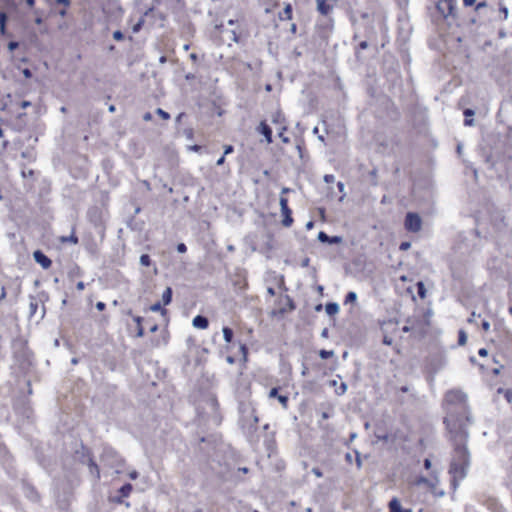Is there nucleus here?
<instances>
[{
	"label": "nucleus",
	"mask_w": 512,
	"mask_h": 512,
	"mask_svg": "<svg viewBox=\"0 0 512 512\" xmlns=\"http://www.w3.org/2000/svg\"><path fill=\"white\" fill-rule=\"evenodd\" d=\"M444 424L450 433L454 445V454L451 462H458L469 466L470 454L466 445L469 437L467 427H462L453 416L445 417Z\"/></svg>",
	"instance_id": "nucleus-1"
},
{
	"label": "nucleus",
	"mask_w": 512,
	"mask_h": 512,
	"mask_svg": "<svg viewBox=\"0 0 512 512\" xmlns=\"http://www.w3.org/2000/svg\"><path fill=\"white\" fill-rule=\"evenodd\" d=\"M446 417H454L462 427L471 424V416L467 404V395L460 390H450L445 394Z\"/></svg>",
	"instance_id": "nucleus-2"
},
{
	"label": "nucleus",
	"mask_w": 512,
	"mask_h": 512,
	"mask_svg": "<svg viewBox=\"0 0 512 512\" xmlns=\"http://www.w3.org/2000/svg\"><path fill=\"white\" fill-rule=\"evenodd\" d=\"M100 458L101 461L110 468L118 469L124 465V459L110 446L103 447Z\"/></svg>",
	"instance_id": "nucleus-3"
},
{
	"label": "nucleus",
	"mask_w": 512,
	"mask_h": 512,
	"mask_svg": "<svg viewBox=\"0 0 512 512\" xmlns=\"http://www.w3.org/2000/svg\"><path fill=\"white\" fill-rule=\"evenodd\" d=\"M405 229L409 232L416 233L421 230L422 219L416 212H408L404 221Z\"/></svg>",
	"instance_id": "nucleus-4"
},
{
	"label": "nucleus",
	"mask_w": 512,
	"mask_h": 512,
	"mask_svg": "<svg viewBox=\"0 0 512 512\" xmlns=\"http://www.w3.org/2000/svg\"><path fill=\"white\" fill-rule=\"evenodd\" d=\"M467 465L460 464L458 462H451L449 467V473L452 475V484L456 487V481L465 478Z\"/></svg>",
	"instance_id": "nucleus-5"
},
{
	"label": "nucleus",
	"mask_w": 512,
	"mask_h": 512,
	"mask_svg": "<svg viewBox=\"0 0 512 512\" xmlns=\"http://www.w3.org/2000/svg\"><path fill=\"white\" fill-rule=\"evenodd\" d=\"M436 8L444 18L453 16L455 10V0H440L437 3Z\"/></svg>",
	"instance_id": "nucleus-6"
},
{
	"label": "nucleus",
	"mask_w": 512,
	"mask_h": 512,
	"mask_svg": "<svg viewBox=\"0 0 512 512\" xmlns=\"http://www.w3.org/2000/svg\"><path fill=\"white\" fill-rule=\"evenodd\" d=\"M33 259L45 270L49 269L52 265L51 259L40 249L33 252Z\"/></svg>",
	"instance_id": "nucleus-7"
},
{
	"label": "nucleus",
	"mask_w": 512,
	"mask_h": 512,
	"mask_svg": "<svg viewBox=\"0 0 512 512\" xmlns=\"http://www.w3.org/2000/svg\"><path fill=\"white\" fill-rule=\"evenodd\" d=\"M437 482H438L437 479L435 481H433V480H430V479H428V478H426L424 476H420L417 479V481H416V483L418 485L423 484V485L428 486L430 488V490H431V493L434 494L435 496L442 497V496H444L445 493H444L443 490H437V488H436Z\"/></svg>",
	"instance_id": "nucleus-8"
},
{
	"label": "nucleus",
	"mask_w": 512,
	"mask_h": 512,
	"mask_svg": "<svg viewBox=\"0 0 512 512\" xmlns=\"http://www.w3.org/2000/svg\"><path fill=\"white\" fill-rule=\"evenodd\" d=\"M317 239L321 243H326V244H329V245L340 244L343 241V238L341 236H337V235L329 236L324 231H320L318 233Z\"/></svg>",
	"instance_id": "nucleus-9"
},
{
	"label": "nucleus",
	"mask_w": 512,
	"mask_h": 512,
	"mask_svg": "<svg viewBox=\"0 0 512 512\" xmlns=\"http://www.w3.org/2000/svg\"><path fill=\"white\" fill-rule=\"evenodd\" d=\"M257 131L265 137L268 144L273 142L272 129L266 121H261L257 127Z\"/></svg>",
	"instance_id": "nucleus-10"
},
{
	"label": "nucleus",
	"mask_w": 512,
	"mask_h": 512,
	"mask_svg": "<svg viewBox=\"0 0 512 512\" xmlns=\"http://www.w3.org/2000/svg\"><path fill=\"white\" fill-rule=\"evenodd\" d=\"M279 390L280 388L279 387H273L271 388V390L269 391V397L270 398H277L278 401L281 403V405L286 408L287 407V404H288V401H289V398L287 395H282V394H279Z\"/></svg>",
	"instance_id": "nucleus-11"
},
{
	"label": "nucleus",
	"mask_w": 512,
	"mask_h": 512,
	"mask_svg": "<svg viewBox=\"0 0 512 512\" xmlns=\"http://www.w3.org/2000/svg\"><path fill=\"white\" fill-rule=\"evenodd\" d=\"M88 466L90 474L95 478V480L100 479V469L98 464L94 461L93 456L88 457V462L86 464Z\"/></svg>",
	"instance_id": "nucleus-12"
},
{
	"label": "nucleus",
	"mask_w": 512,
	"mask_h": 512,
	"mask_svg": "<svg viewBox=\"0 0 512 512\" xmlns=\"http://www.w3.org/2000/svg\"><path fill=\"white\" fill-rule=\"evenodd\" d=\"M192 325L197 329H206L209 326V320L204 315H197L193 318Z\"/></svg>",
	"instance_id": "nucleus-13"
},
{
	"label": "nucleus",
	"mask_w": 512,
	"mask_h": 512,
	"mask_svg": "<svg viewBox=\"0 0 512 512\" xmlns=\"http://www.w3.org/2000/svg\"><path fill=\"white\" fill-rule=\"evenodd\" d=\"M388 506L390 512H412L411 509L402 508L400 501L396 497L390 500Z\"/></svg>",
	"instance_id": "nucleus-14"
},
{
	"label": "nucleus",
	"mask_w": 512,
	"mask_h": 512,
	"mask_svg": "<svg viewBox=\"0 0 512 512\" xmlns=\"http://www.w3.org/2000/svg\"><path fill=\"white\" fill-rule=\"evenodd\" d=\"M76 454L78 456V459L79 461L82 463V464H87L88 462V457L89 456H92V453L90 451L89 448H87L86 446L84 445H81V449L76 451Z\"/></svg>",
	"instance_id": "nucleus-15"
},
{
	"label": "nucleus",
	"mask_w": 512,
	"mask_h": 512,
	"mask_svg": "<svg viewBox=\"0 0 512 512\" xmlns=\"http://www.w3.org/2000/svg\"><path fill=\"white\" fill-rule=\"evenodd\" d=\"M317 2V10L322 15H328L332 10L333 6L328 4L326 0H316Z\"/></svg>",
	"instance_id": "nucleus-16"
},
{
	"label": "nucleus",
	"mask_w": 512,
	"mask_h": 512,
	"mask_svg": "<svg viewBox=\"0 0 512 512\" xmlns=\"http://www.w3.org/2000/svg\"><path fill=\"white\" fill-rule=\"evenodd\" d=\"M281 214L283 216L282 225L290 227L293 224L292 210L290 208L282 209Z\"/></svg>",
	"instance_id": "nucleus-17"
},
{
	"label": "nucleus",
	"mask_w": 512,
	"mask_h": 512,
	"mask_svg": "<svg viewBox=\"0 0 512 512\" xmlns=\"http://www.w3.org/2000/svg\"><path fill=\"white\" fill-rule=\"evenodd\" d=\"M463 115L465 117L464 119V125L465 126H473L474 125V119L473 116L475 115V111L471 108H466L463 111Z\"/></svg>",
	"instance_id": "nucleus-18"
},
{
	"label": "nucleus",
	"mask_w": 512,
	"mask_h": 512,
	"mask_svg": "<svg viewBox=\"0 0 512 512\" xmlns=\"http://www.w3.org/2000/svg\"><path fill=\"white\" fill-rule=\"evenodd\" d=\"M24 489L29 499H31L34 502L39 501L40 496L33 486L26 484L24 486Z\"/></svg>",
	"instance_id": "nucleus-19"
},
{
	"label": "nucleus",
	"mask_w": 512,
	"mask_h": 512,
	"mask_svg": "<svg viewBox=\"0 0 512 512\" xmlns=\"http://www.w3.org/2000/svg\"><path fill=\"white\" fill-rule=\"evenodd\" d=\"M271 121L273 124H279V125H285V122H286V119H285V116L284 114L282 113L281 110H277L276 112H274L271 116Z\"/></svg>",
	"instance_id": "nucleus-20"
},
{
	"label": "nucleus",
	"mask_w": 512,
	"mask_h": 512,
	"mask_svg": "<svg viewBox=\"0 0 512 512\" xmlns=\"http://www.w3.org/2000/svg\"><path fill=\"white\" fill-rule=\"evenodd\" d=\"M339 304L336 302H328L325 305V311L329 316H334L339 312Z\"/></svg>",
	"instance_id": "nucleus-21"
},
{
	"label": "nucleus",
	"mask_w": 512,
	"mask_h": 512,
	"mask_svg": "<svg viewBox=\"0 0 512 512\" xmlns=\"http://www.w3.org/2000/svg\"><path fill=\"white\" fill-rule=\"evenodd\" d=\"M173 291L171 287H167L162 294L163 305H169L172 301Z\"/></svg>",
	"instance_id": "nucleus-22"
},
{
	"label": "nucleus",
	"mask_w": 512,
	"mask_h": 512,
	"mask_svg": "<svg viewBox=\"0 0 512 512\" xmlns=\"http://www.w3.org/2000/svg\"><path fill=\"white\" fill-rule=\"evenodd\" d=\"M222 333H223V338L226 343H231L233 341L234 332L230 327L224 326L222 329Z\"/></svg>",
	"instance_id": "nucleus-23"
},
{
	"label": "nucleus",
	"mask_w": 512,
	"mask_h": 512,
	"mask_svg": "<svg viewBox=\"0 0 512 512\" xmlns=\"http://www.w3.org/2000/svg\"><path fill=\"white\" fill-rule=\"evenodd\" d=\"M133 489V486L131 483H125L118 489V494L121 495V497H128Z\"/></svg>",
	"instance_id": "nucleus-24"
},
{
	"label": "nucleus",
	"mask_w": 512,
	"mask_h": 512,
	"mask_svg": "<svg viewBox=\"0 0 512 512\" xmlns=\"http://www.w3.org/2000/svg\"><path fill=\"white\" fill-rule=\"evenodd\" d=\"M416 287H417L418 296L421 299H424L426 297V292H427L424 283L422 281H418L416 283Z\"/></svg>",
	"instance_id": "nucleus-25"
},
{
	"label": "nucleus",
	"mask_w": 512,
	"mask_h": 512,
	"mask_svg": "<svg viewBox=\"0 0 512 512\" xmlns=\"http://www.w3.org/2000/svg\"><path fill=\"white\" fill-rule=\"evenodd\" d=\"M357 301V294L354 291H349L344 300V304L355 303Z\"/></svg>",
	"instance_id": "nucleus-26"
},
{
	"label": "nucleus",
	"mask_w": 512,
	"mask_h": 512,
	"mask_svg": "<svg viewBox=\"0 0 512 512\" xmlns=\"http://www.w3.org/2000/svg\"><path fill=\"white\" fill-rule=\"evenodd\" d=\"M287 126L286 125H282L279 129V133H278V136L281 138L282 142L283 143H289L290 142V139L289 137L285 136V131H287Z\"/></svg>",
	"instance_id": "nucleus-27"
},
{
	"label": "nucleus",
	"mask_w": 512,
	"mask_h": 512,
	"mask_svg": "<svg viewBox=\"0 0 512 512\" xmlns=\"http://www.w3.org/2000/svg\"><path fill=\"white\" fill-rule=\"evenodd\" d=\"M61 242H70L72 244H78L79 242V239L78 237L75 235L74 232H72V234L68 237H61Z\"/></svg>",
	"instance_id": "nucleus-28"
},
{
	"label": "nucleus",
	"mask_w": 512,
	"mask_h": 512,
	"mask_svg": "<svg viewBox=\"0 0 512 512\" xmlns=\"http://www.w3.org/2000/svg\"><path fill=\"white\" fill-rule=\"evenodd\" d=\"M334 356V351L333 350H325V349H321L319 351V357L323 360L325 359H328V358H331Z\"/></svg>",
	"instance_id": "nucleus-29"
},
{
	"label": "nucleus",
	"mask_w": 512,
	"mask_h": 512,
	"mask_svg": "<svg viewBox=\"0 0 512 512\" xmlns=\"http://www.w3.org/2000/svg\"><path fill=\"white\" fill-rule=\"evenodd\" d=\"M37 309H38V303L34 297H31V302L29 304L30 316L35 315V313L37 312Z\"/></svg>",
	"instance_id": "nucleus-30"
},
{
	"label": "nucleus",
	"mask_w": 512,
	"mask_h": 512,
	"mask_svg": "<svg viewBox=\"0 0 512 512\" xmlns=\"http://www.w3.org/2000/svg\"><path fill=\"white\" fill-rule=\"evenodd\" d=\"M467 342V334L464 330H459L458 332V344L459 345H465Z\"/></svg>",
	"instance_id": "nucleus-31"
},
{
	"label": "nucleus",
	"mask_w": 512,
	"mask_h": 512,
	"mask_svg": "<svg viewBox=\"0 0 512 512\" xmlns=\"http://www.w3.org/2000/svg\"><path fill=\"white\" fill-rule=\"evenodd\" d=\"M140 264L142 266L149 267L151 265V258L148 254H142L140 256Z\"/></svg>",
	"instance_id": "nucleus-32"
},
{
	"label": "nucleus",
	"mask_w": 512,
	"mask_h": 512,
	"mask_svg": "<svg viewBox=\"0 0 512 512\" xmlns=\"http://www.w3.org/2000/svg\"><path fill=\"white\" fill-rule=\"evenodd\" d=\"M143 24H144V18H143V17H141V18L137 21V23H135V24L133 25V27H132V31H133V33H138V32L142 29Z\"/></svg>",
	"instance_id": "nucleus-33"
},
{
	"label": "nucleus",
	"mask_w": 512,
	"mask_h": 512,
	"mask_svg": "<svg viewBox=\"0 0 512 512\" xmlns=\"http://www.w3.org/2000/svg\"><path fill=\"white\" fill-rule=\"evenodd\" d=\"M347 384L345 382H342L338 388H336L335 393L339 396L343 395L347 391Z\"/></svg>",
	"instance_id": "nucleus-34"
},
{
	"label": "nucleus",
	"mask_w": 512,
	"mask_h": 512,
	"mask_svg": "<svg viewBox=\"0 0 512 512\" xmlns=\"http://www.w3.org/2000/svg\"><path fill=\"white\" fill-rule=\"evenodd\" d=\"M162 304L163 303H161V302H156L153 305H151L150 310L153 312L161 311L162 313H165L166 310L162 308Z\"/></svg>",
	"instance_id": "nucleus-35"
},
{
	"label": "nucleus",
	"mask_w": 512,
	"mask_h": 512,
	"mask_svg": "<svg viewBox=\"0 0 512 512\" xmlns=\"http://www.w3.org/2000/svg\"><path fill=\"white\" fill-rule=\"evenodd\" d=\"M156 114L159 115L164 120L170 119V114L168 112H166L165 110H163L162 108H157Z\"/></svg>",
	"instance_id": "nucleus-36"
},
{
	"label": "nucleus",
	"mask_w": 512,
	"mask_h": 512,
	"mask_svg": "<svg viewBox=\"0 0 512 512\" xmlns=\"http://www.w3.org/2000/svg\"><path fill=\"white\" fill-rule=\"evenodd\" d=\"M354 453H355V463H356V466L358 469H361L362 468V458H361V454L358 450H354Z\"/></svg>",
	"instance_id": "nucleus-37"
},
{
	"label": "nucleus",
	"mask_w": 512,
	"mask_h": 512,
	"mask_svg": "<svg viewBox=\"0 0 512 512\" xmlns=\"http://www.w3.org/2000/svg\"><path fill=\"white\" fill-rule=\"evenodd\" d=\"M375 437L377 438L378 441H384V442H388L389 438H390L387 433H378V432H375Z\"/></svg>",
	"instance_id": "nucleus-38"
},
{
	"label": "nucleus",
	"mask_w": 512,
	"mask_h": 512,
	"mask_svg": "<svg viewBox=\"0 0 512 512\" xmlns=\"http://www.w3.org/2000/svg\"><path fill=\"white\" fill-rule=\"evenodd\" d=\"M368 48V42L367 41H361L359 44H358V47L356 49V57H358V54H359V50H365Z\"/></svg>",
	"instance_id": "nucleus-39"
},
{
	"label": "nucleus",
	"mask_w": 512,
	"mask_h": 512,
	"mask_svg": "<svg viewBox=\"0 0 512 512\" xmlns=\"http://www.w3.org/2000/svg\"><path fill=\"white\" fill-rule=\"evenodd\" d=\"M124 33L120 30H116L113 32V38L116 40V41H122L124 39Z\"/></svg>",
	"instance_id": "nucleus-40"
},
{
	"label": "nucleus",
	"mask_w": 512,
	"mask_h": 512,
	"mask_svg": "<svg viewBox=\"0 0 512 512\" xmlns=\"http://www.w3.org/2000/svg\"><path fill=\"white\" fill-rule=\"evenodd\" d=\"M279 204H280V210L289 208L288 199L283 196L280 197Z\"/></svg>",
	"instance_id": "nucleus-41"
},
{
	"label": "nucleus",
	"mask_w": 512,
	"mask_h": 512,
	"mask_svg": "<svg viewBox=\"0 0 512 512\" xmlns=\"http://www.w3.org/2000/svg\"><path fill=\"white\" fill-rule=\"evenodd\" d=\"M499 11H500V13H502V14H503L504 19H507L508 14H509V10H508V8H507L505 5L500 4V5H499Z\"/></svg>",
	"instance_id": "nucleus-42"
},
{
	"label": "nucleus",
	"mask_w": 512,
	"mask_h": 512,
	"mask_svg": "<svg viewBox=\"0 0 512 512\" xmlns=\"http://www.w3.org/2000/svg\"><path fill=\"white\" fill-rule=\"evenodd\" d=\"M9 51H14L19 47V42L17 41H10L7 45Z\"/></svg>",
	"instance_id": "nucleus-43"
},
{
	"label": "nucleus",
	"mask_w": 512,
	"mask_h": 512,
	"mask_svg": "<svg viewBox=\"0 0 512 512\" xmlns=\"http://www.w3.org/2000/svg\"><path fill=\"white\" fill-rule=\"evenodd\" d=\"M176 250L178 253H185L187 251V246L185 243H178L176 246Z\"/></svg>",
	"instance_id": "nucleus-44"
},
{
	"label": "nucleus",
	"mask_w": 512,
	"mask_h": 512,
	"mask_svg": "<svg viewBox=\"0 0 512 512\" xmlns=\"http://www.w3.org/2000/svg\"><path fill=\"white\" fill-rule=\"evenodd\" d=\"M7 20H8L7 14L5 12L1 11L0 12V26L6 25Z\"/></svg>",
	"instance_id": "nucleus-45"
},
{
	"label": "nucleus",
	"mask_w": 512,
	"mask_h": 512,
	"mask_svg": "<svg viewBox=\"0 0 512 512\" xmlns=\"http://www.w3.org/2000/svg\"><path fill=\"white\" fill-rule=\"evenodd\" d=\"M240 351H241V353L243 355L244 361H246L247 360V356H248V348H247V346L245 344H241L240 345Z\"/></svg>",
	"instance_id": "nucleus-46"
},
{
	"label": "nucleus",
	"mask_w": 512,
	"mask_h": 512,
	"mask_svg": "<svg viewBox=\"0 0 512 512\" xmlns=\"http://www.w3.org/2000/svg\"><path fill=\"white\" fill-rule=\"evenodd\" d=\"M22 74L26 79H30L33 76L32 71L29 68H24L22 70Z\"/></svg>",
	"instance_id": "nucleus-47"
},
{
	"label": "nucleus",
	"mask_w": 512,
	"mask_h": 512,
	"mask_svg": "<svg viewBox=\"0 0 512 512\" xmlns=\"http://www.w3.org/2000/svg\"><path fill=\"white\" fill-rule=\"evenodd\" d=\"M311 472L318 478H321L323 476L321 469L318 467H313Z\"/></svg>",
	"instance_id": "nucleus-48"
},
{
	"label": "nucleus",
	"mask_w": 512,
	"mask_h": 512,
	"mask_svg": "<svg viewBox=\"0 0 512 512\" xmlns=\"http://www.w3.org/2000/svg\"><path fill=\"white\" fill-rule=\"evenodd\" d=\"M234 151V147L232 145H225L224 146V153L223 155L226 156Z\"/></svg>",
	"instance_id": "nucleus-49"
},
{
	"label": "nucleus",
	"mask_w": 512,
	"mask_h": 512,
	"mask_svg": "<svg viewBox=\"0 0 512 512\" xmlns=\"http://www.w3.org/2000/svg\"><path fill=\"white\" fill-rule=\"evenodd\" d=\"M382 342H383V344H384V345L390 346V345H392V343H393V339H392L391 337H389V336L385 335V336L383 337Z\"/></svg>",
	"instance_id": "nucleus-50"
},
{
	"label": "nucleus",
	"mask_w": 512,
	"mask_h": 512,
	"mask_svg": "<svg viewBox=\"0 0 512 512\" xmlns=\"http://www.w3.org/2000/svg\"><path fill=\"white\" fill-rule=\"evenodd\" d=\"M410 246H411V243L405 241L400 244L399 249L402 251H406L410 248Z\"/></svg>",
	"instance_id": "nucleus-51"
},
{
	"label": "nucleus",
	"mask_w": 512,
	"mask_h": 512,
	"mask_svg": "<svg viewBox=\"0 0 512 512\" xmlns=\"http://www.w3.org/2000/svg\"><path fill=\"white\" fill-rule=\"evenodd\" d=\"M21 174L24 178L32 177L34 175V171L32 169H29L28 171L22 170Z\"/></svg>",
	"instance_id": "nucleus-52"
},
{
	"label": "nucleus",
	"mask_w": 512,
	"mask_h": 512,
	"mask_svg": "<svg viewBox=\"0 0 512 512\" xmlns=\"http://www.w3.org/2000/svg\"><path fill=\"white\" fill-rule=\"evenodd\" d=\"M95 307L98 311H103L105 309L106 305L104 302L99 301L96 303Z\"/></svg>",
	"instance_id": "nucleus-53"
},
{
	"label": "nucleus",
	"mask_w": 512,
	"mask_h": 512,
	"mask_svg": "<svg viewBox=\"0 0 512 512\" xmlns=\"http://www.w3.org/2000/svg\"><path fill=\"white\" fill-rule=\"evenodd\" d=\"M481 327L484 331H488L490 329V323L486 320H483L481 323Z\"/></svg>",
	"instance_id": "nucleus-54"
},
{
	"label": "nucleus",
	"mask_w": 512,
	"mask_h": 512,
	"mask_svg": "<svg viewBox=\"0 0 512 512\" xmlns=\"http://www.w3.org/2000/svg\"><path fill=\"white\" fill-rule=\"evenodd\" d=\"M478 355L481 357H486L488 356V350L486 348H480L478 350Z\"/></svg>",
	"instance_id": "nucleus-55"
},
{
	"label": "nucleus",
	"mask_w": 512,
	"mask_h": 512,
	"mask_svg": "<svg viewBox=\"0 0 512 512\" xmlns=\"http://www.w3.org/2000/svg\"><path fill=\"white\" fill-rule=\"evenodd\" d=\"M30 106H31V102H30V101H27V100H23V101L20 103V107H21L22 109H26V108H28V107H30Z\"/></svg>",
	"instance_id": "nucleus-56"
},
{
	"label": "nucleus",
	"mask_w": 512,
	"mask_h": 512,
	"mask_svg": "<svg viewBox=\"0 0 512 512\" xmlns=\"http://www.w3.org/2000/svg\"><path fill=\"white\" fill-rule=\"evenodd\" d=\"M284 13L287 15V18H291V14H292V9H291V6L288 5L285 7L284 9Z\"/></svg>",
	"instance_id": "nucleus-57"
},
{
	"label": "nucleus",
	"mask_w": 512,
	"mask_h": 512,
	"mask_svg": "<svg viewBox=\"0 0 512 512\" xmlns=\"http://www.w3.org/2000/svg\"><path fill=\"white\" fill-rule=\"evenodd\" d=\"M136 336L137 337H143L144 336V329L142 326H137V333H136Z\"/></svg>",
	"instance_id": "nucleus-58"
},
{
	"label": "nucleus",
	"mask_w": 512,
	"mask_h": 512,
	"mask_svg": "<svg viewBox=\"0 0 512 512\" xmlns=\"http://www.w3.org/2000/svg\"><path fill=\"white\" fill-rule=\"evenodd\" d=\"M124 497H121V495L119 494L118 496L114 497L113 498V501L115 503H118V504H123L124 503V500H123Z\"/></svg>",
	"instance_id": "nucleus-59"
},
{
	"label": "nucleus",
	"mask_w": 512,
	"mask_h": 512,
	"mask_svg": "<svg viewBox=\"0 0 512 512\" xmlns=\"http://www.w3.org/2000/svg\"><path fill=\"white\" fill-rule=\"evenodd\" d=\"M485 7H487V3H486V2H479V3L476 5L475 10H476V11H479L480 9L485 8Z\"/></svg>",
	"instance_id": "nucleus-60"
},
{
	"label": "nucleus",
	"mask_w": 512,
	"mask_h": 512,
	"mask_svg": "<svg viewBox=\"0 0 512 512\" xmlns=\"http://www.w3.org/2000/svg\"><path fill=\"white\" fill-rule=\"evenodd\" d=\"M324 181H325L326 183H331V182H333V181H334V176H333V175H325V176H324Z\"/></svg>",
	"instance_id": "nucleus-61"
},
{
	"label": "nucleus",
	"mask_w": 512,
	"mask_h": 512,
	"mask_svg": "<svg viewBox=\"0 0 512 512\" xmlns=\"http://www.w3.org/2000/svg\"><path fill=\"white\" fill-rule=\"evenodd\" d=\"M475 2H476V0H463V4H464V6H466V7H469V6L474 5V4H475Z\"/></svg>",
	"instance_id": "nucleus-62"
},
{
	"label": "nucleus",
	"mask_w": 512,
	"mask_h": 512,
	"mask_svg": "<svg viewBox=\"0 0 512 512\" xmlns=\"http://www.w3.org/2000/svg\"><path fill=\"white\" fill-rule=\"evenodd\" d=\"M296 148H297V151H298V153H299V157H300V158H303V151H304L303 146H302V145H300V144H298V145L296 146Z\"/></svg>",
	"instance_id": "nucleus-63"
},
{
	"label": "nucleus",
	"mask_w": 512,
	"mask_h": 512,
	"mask_svg": "<svg viewBox=\"0 0 512 512\" xmlns=\"http://www.w3.org/2000/svg\"><path fill=\"white\" fill-rule=\"evenodd\" d=\"M329 336V330L328 328H324L322 331H321V337L322 338H328Z\"/></svg>",
	"instance_id": "nucleus-64"
}]
</instances>
